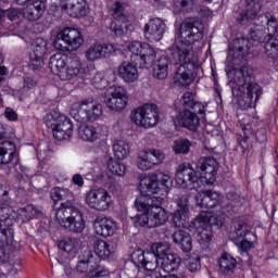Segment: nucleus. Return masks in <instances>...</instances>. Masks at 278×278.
I'll return each instance as SVG.
<instances>
[{
  "label": "nucleus",
  "mask_w": 278,
  "mask_h": 278,
  "mask_svg": "<svg viewBox=\"0 0 278 278\" xmlns=\"http://www.w3.org/2000/svg\"><path fill=\"white\" fill-rule=\"evenodd\" d=\"M203 24L184 21L175 34V42L169 49L172 64L176 66H200L194 56V42L203 40Z\"/></svg>",
  "instance_id": "f257e3e1"
},
{
  "label": "nucleus",
  "mask_w": 278,
  "mask_h": 278,
  "mask_svg": "<svg viewBox=\"0 0 278 278\" xmlns=\"http://www.w3.org/2000/svg\"><path fill=\"white\" fill-rule=\"evenodd\" d=\"M49 66L51 73L56 75L62 81H71L76 77H83L89 79L86 65L81 62L78 56H67L66 54L56 53L50 58ZM91 84L97 90H103L108 88V80L103 72H98L90 78Z\"/></svg>",
  "instance_id": "f03ea898"
},
{
  "label": "nucleus",
  "mask_w": 278,
  "mask_h": 278,
  "mask_svg": "<svg viewBox=\"0 0 278 278\" xmlns=\"http://www.w3.org/2000/svg\"><path fill=\"white\" fill-rule=\"evenodd\" d=\"M164 199L162 197H155L151 194H141L135 201V207L138 212H146L140 215H136L132 218L135 227H144L146 229H155V227H162L166 225L168 220V212L162 207Z\"/></svg>",
  "instance_id": "7ed1b4c3"
},
{
  "label": "nucleus",
  "mask_w": 278,
  "mask_h": 278,
  "mask_svg": "<svg viewBox=\"0 0 278 278\" xmlns=\"http://www.w3.org/2000/svg\"><path fill=\"white\" fill-rule=\"evenodd\" d=\"M228 79L232 84V90L239 92L238 103L241 110L255 108L260 97H262V87L257 83H249V67L232 68L228 72Z\"/></svg>",
  "instance_id": "20e7f679"
},
{
  "label": "nucleus",
  "mask_w": 278,
  "mask_h": 278,
  "mask_svg": "<svg viewBox=\"0 0 278 278\" xmlns=\"http://www.w3.org/2000/svg\"><path fill=\"white\" fill-rule=\"evenodd\" d=\"M168 253V245L164 243H154L151 251L137 250L132 253V261L135 264L144 268L149 273H152L157 268L161 260H164Z\"/></svg>",
  "instance_id": "39448f33"
},
{
  "label": "nucleus",
  "mask_w": 278,
  "mask_h": 278,
  "mask_svg": "<svg viewBox=\"0 0 278 278\" xmlns=\"http://www.w3.org/2000/svg\"><path fill=\"white\" fill-rule=\"evenodd\" d=\"M70 114L77 123H94L103 115V105L93 99L83 100L72 104Z\"/></svg>",
  "instance_id": "423d86ee"
},
{
  "label": "nucleus",
  "mask_w": 278,
  "mask_h": 278,
  "mask_svg": "<svg viewBox=\"0 0 278 278\" xmlns=\"http://www.w3.org/2000/svg\"><path fill=\"white\" fill-rule=\"evenodd\" d=\"M225 223L224 217H215L214 213L210 211H202L192 222L198 235V242L200 244H210L212 242V225L223 227Z\"/></svg>",
  "instance_id": "0eeeda50"
},
{
  "label": "nucleus",
  "mask_w": 278,
  "mask_h": 278,
  "mask_svg": "<svg viewBox=\"0 0 278 278\" xmlns=\"http://www.w3.org/2000/svg\"><path fill=\"white\" fill-rule=\"evenodd\" d=\"M76 273L89 278H108L110 270L101 265V260L92 252H85L76 264Z\"/></svg>",
  "instance_id": "6e6552de"
},
{
  "label": "nucleus",
  "mask_w": 278,
  "mask_h": 278,
  "mask_svg": "<svg viewBox=\"0 0 278 278\" xmlns=\"http://www.w3.org/2000/svg\"><path fill=\"white\" fill-rule=\"evenodd\" d=\"M130 121L142 129H153L160 123V109L153 103H147L131 111Z\"/></svg>",
  "instance_id": "1a4fd4ad"
},
{
  "label": "nucleus",
  "mask_w": 278,
  "mask_h": 278,
  "mask_svg": "<svg viewBox=\"0 0 278 278\" xmlns=\"http://www.w3.org/2000/svg\"><path fill=\"white\" fill-rule=\"evenodd\" d=\"M46 127L52 129L55 140H68L73 136V122L66 115L49 113L45 117Z\"/></svg>",
  "instance_id": "9d476101"
},
{
  "label": "nucleus",
  "mask_w": 278,
  "mask_h": 278,
  "mask_svg": "<svg viewBox=\"0 0 278 278\" xmlns=\"http://www.w3.org/2000/svg\"><path fill=\"white\" fill-rule=\"evenodd\" d=\"M175 182L182 190H197L201 188V177L197 176V170L190 164H180L176 169Z\"/></svg>",
  "instance_id": "9b49d317"
},
{
  "label": "nucleus",
  "mask_w": 278,
  "mask_h": 278,
  "mask_svg": "<svg viewBox=\"0 0 278 278\" xmlns=\"http://www.w3.org/2000/svg\"><path fill=\"white\" fill-rule=\"evenodd\" d=\"M85 203L89 210L108 212L112 207V195L104 188H93L85 193Z\"/></svg>",
  "instance_id": "f8f14e48"
},
{
  "label": "nucleus",
  "mask_w": 278,
  "mask_h": 278,
  "mask_svg": "<svg viewBox=\"0 0 278 278\" xmlns=\"http://www.w3.org/2000/svg\"><path fill=\"white\" fill-rule=\"evenodd\" d=\"M129 103V94L123 86H111L104 93V104L112 112H123Z\"/></svg>",
  "instance_id": "ddd939ff"
},
{
  "label": "nucleus",
  "mask_w": 278,
  "mask_h": 278,
  "mask_svg": "<svg viewBox=\"0 0 278 278\" xmlns=\"http://www.w3.org/2000/svg\"><path fill=\"white\" fill-rule=\"evenodd\" d=\"M128 49L132 55H136V61L139 62L140 68H151L157 52L147 42L132 41L128 45Z\"/></svg>",
  "instance_id": "4468645a"
},
{
  "label": "nucleus",
  "mask_w": 278,
  "mask_h": 278,
  "mask_svg": "<svg viewBox=\"0 0 278 278\" xmlns=\"http://www.w3.org/2000/svg\"><path fill=\"white\" fill-rule=\"evenodd\" d=\"M197 170L200 172V184L202 186H214L218 173V161L212 156L201 157L197 163Z\"/></svg>",
  "instance_id": "2eb2a0df"
},
{
  "label": "nucleus",
  "mask_w": 278,
  "mask_h": 278,
  "mask_svg": "<svg viewBox=\"0 0 278 278\" xmlns=\"http://www.w3.org/2000/svg\"><path fill=\"white\" fill-rule=\"evenodd\" d=\"M166 160L164 152L159 149L147 148L140 150L137 154V168L139 170H151L153 166H160Z\"/></svg>",
  "instance_id": "dca6fc26"
},
{
  "label": "nucleus",
  "mask_w": 278,
  "mask_h": 278,
  "mask_svg": "<svg viewBox=\"0 0 278 278\" xmlns=\"http://www.w3.org/2000/svg\"><path fill=\"white\" fill-rule=\"evenodd\" d=\"M170 184V176L164 173L146 176L140 181V186L146 188L151 194H157L161 190L166 192Z\"/></svg>",
  "instance_id": "f3484780"
},
{
  "label": "nucleus",
  "mask_w": 278,
  "mask_h": 278,
  "mask_svg": "<svg viewBox=\"0 0 278 278\" xmlns=\"http://www.w3.org/2000/svg\"><path fill=\"white\" fill-rule=\"evenodd\" d=\"M116 45L93 42L85 51V58L87 62H99V60H105L116 53Z\"/></svg>",
  "instance_id": "a211bd4d"
},
{
  "label": "nucleus",
  "mask_w": 278,
  "mask_h": 278,
  "mask_svg": "<svg viewBox=\"0 0 278 278\" xmlns=\"http://www.w3.org/2000/svg\"><path fill=\"white\" fill-rule=\"evenodd\" d=\"M47 53V41L43 38H36L31 45V52L29 53V68L38 71L45 66V55Z\"/></svg>",
  "instance_id": "6ab92c4d"
},
{
  "label": "nucleus",
  "mask_w": 278,
  "mask_h": 278,
  "mask_svg": "<svg viewBox=\"0 0 278 278\" xmlns=\"http://www.w3.org/2000/svg\"><path fill=\"white\" fill-rule=\"evenodd\" d=\"M201 71V65H192V67L180 65L174 75V84L186 88L197 79V75H199Z\"/></svg>",
  "instance_id": "aec40b11"
},
{
  "label": "nucleus",
  "mask_w": 278,
  "mask_h": 278,
  "mask_svg": "<svg viewBox=\"0 0 278 278\" xmlns=\"http://www.w3.org/2000/svg\"><path fill=\"white\" fill-rule=\"evenodd\" d=\"M143 34L149 42H160L166 34V24L160 17L152 18L144 25Z\"/></svg>",
  "instance_id": "412c9836"
},
{
  "label": "nucleus",
  "mask_w": 278,
  "mask_h": 278,
  "mask_svg": "<svg viewBox=\"0 0 278 278\" xmlns=\"http://www.w3.org/2000/svg\"><path fill=\"white\" fill-rule=\"evenodd\" d=\"M62 10H64L71 18H84L88 16L90 7L86 0H62Z\"/></svg>",
  "instance_id": "4be33fe9"
},
{
  "label": "nucleus",
  "mask_w": 278,
  "mask_h": 278,
  "mask_svg": "<svg viewBox=\"0 0 278 278\" xmlns=\"http://www.w3.org/2000/svg\"><path fill=\"white\" fill-rule=\"evenodd\" d=\"M56 38L63 40L67 47H71L73 51H77L84 45V35L79 29L74 27H66L59 31Z\"/></svg>",
  "instance_id": "5701e85b"
},
{
  "label": "nucleus",
  "mask_w": 278,
  "mask_h": 278,
  "mask_svg": "<svg viewBox=\"0 0 278 278\" xmlns=\"http://www.w3.org/2000/svg\"><path fill=\"white\" fill-rule=\"evenodd\" d=\"M174 123L189 129V131H197L199 125H201V119L197 116V113H192L190 110H182L176 111Z\"/></svg>",
  "instance_id": "b1692460"
},
{
  "label": "nucleus",
  "mask_w": 278,
  "mask_h": 278,
  "mask_svg": "<svg viewBox=\"0 0 278 278\" xmlns=\"http://www.w3.org/2000/svg\"><path fill=\"white\" fill-rule=\"evenodd\" d=\"M250 38L251 39H244V38H238L235 39L232 42V49L235 53H239L238 55H241V58L244 55V53H251V42H262V31L260 29L251 30L250 31Z\"/></svg>",
  "instance_id": "393cba45"
},
{
  "label": "nucleus",
  "mask_w": 278,
  "mask_h": 278,
  "mask_svg": "<svg viewBox=\"0 0 278 278\" xmlns=\"http://www.w3.org/2000/svg\"><path fill=\"white\" fill-rule=\"evenodd\" d=\"M94 231L98 236L110 238L118 231V225L111 217H99L93 224Z\"/></svg>",
  "instance_id": "a878e982"
},
{
  "label": "nucleus",
  "mask_w": 278,
  "mask_h": 278,
  "mask_svg": "<svg viewBox=\"0 0 278 278\" xmlns=\"http://www.w3.org/2000/svg\"><path fill=\"white\" fill-rule=\"evenodd\" d=\"M117 75L124 84H135L138 81V65L134 62L124 61L117 67Z\"/></svg>",
  "instance_id": "bb28decb"
},
{
  "label": "nucleus",
  "mask_w": 278,
  "mask_h": 278,
  "mask_svg": "<svg viewBox=\"0 0 278 278\" xmlns=\"http://www.w3.org/2000/svg\"><path fill=\"white\" fill-rule=\"evenodd\" d=\"M45 14V2L42 0H35L28 2L23 9V17L30 23L40 21Z\"/></svg>",
  "instance_id": "cd10ccee"
},
{
  "label": "nucleus",
  "mask_w": 278,
  "mask_h": 278,
  "mask_svg": "<svg viewBox=\"0 0 278 278\" xmlns=\"http://www.w3.org/2000/svg\"><path fill=\"white\" fill-rule=\"evenodd\" d=\"M195 203L199 207L212 210L220 203V193L212 190H204L195 195Z\"/></svg>",
  "instance_id": "c85d7f7f"
},
{
  "label": "nucleus",
  "mask_w": 278,
  "mask_h": 278,
  "mask_svg": "<svg viewBox=\"0 0 278 278\" xmlns=\"http://www.w3.org/2000/svg\"><path fill=\"white\" fill-rule=\"evenodd\" d=\"M64 229L73 231L74 233H81L86 229V223L84 222V215L79 210L75 208L72 214L64 222Z\"/></svg>",
  "instance_id": "c756f323"
},
{
  "label": "nucleus",
  "mask_w": 278,
  "mask_h": 278,
  "mask_svg": "<svg viewBox=\"0 0 278 278\" xmlns=\"http://www.w3.org/2000/svg\"><path fill=\"white\" fill-rule=\"evenodd\" d=\"M241 127H242V131L245 136L239 142L241 149H244V144H245L247 140H249V136H256V140L258 142H264V140H266V130L257 131L255 122H251V123L242 122Z\"/></svg>",
  "instance_id": "7c9ffc66"
},
{
  "label": "nucleus",
  "mask_w": 278,
  "mask_h": 278,
  "mask_svg": "<svg viewBox=\"0 0 278 278\" xmlns=\"http://www.w3.org/2000/svg\"><path fill=\"white\" fill-rule=\"evenodd\" d=\"M16 157V144L12 141L0 142V164H11Z\"/></svg>",
  "instance_id": "2f4dec72"
},
{
  "label": "nucleus",
  "mask_w": 278,
  "mask_h": 278,
  "mask_svg": "<svg viewBox=\"0 0 278 278\" xmlns=\"http://www.w3.org/2000/svg\"><path fill=\"white\" fill-rule=\"evenodd\" d=\"M157 266H161L163 273H175L181 266V257L177 254L169 253L159 261Z\"/></svg>",
  "instance_id": "473e14b6"
},
{
  "label": "nucleus",
  "mask_w": 278,
  "mask_h": 278,
  "mask_svg": "<svg viewBox=\"0 0 278 278\" xmlns=\"http://www.w3.org/2000/svg\"><path fill=\"white\" fill-rule=\"evenodd\" d=\"M256 25H262V27H266L268 31V37L277 36L278 34V22L277 17L271 13H265L257 17Z\"/></svg>",
  "instance_id": "72a5a7b5"
},
{
  "label": "nucleus",
  "mask_w": 278,
  "mask_h": 278,
  "mask_svg": "<svg viewBox=\"0 0 278 278\" xmlns=\"http://www.w3.org/2000/svg\"><path fill=\"white\" fill-rule=\"evenodd\" d=\"M173 240L184 253H190V251H192V237L189 232H186L185 230H177L173 235Z\"/></svg>",
  "instance_id": "f704fd0d"
},
{
  "label": "nucleus",
  "mask_w": 278,
  "mask_h": 278,
  "mask_svg": "<svg viewBox=\"0 0 278 278\" xmlns=\"http://www.w3.org/2000/svg\"><path fill=\"white\" fill-rule=\"evenodd\" d=\"M262 11V5L255 0H247L245 11L241 14L239 23H244V21H255L257 14Z\"/></svg>",
  "instance_id": "c9c22d12"
},
{
  "label": "nucleus",
  "mask_w": 278,
  "mask_h": 278,
  "mask_svg": "<svg viewBox=\"0 0 278 278\" xmlns=\"http://www.w3.org/2000/svg\"><path fill=\"white\" fill-rule=\"evenodd\" d=\"M78 138L85 142H97L101 138V134L94 126L83 124L78 127Z\"/></svg>",
  "instance_id": "e433bc0d"
},
{
  "label": "nucleus",
  "mask_w": 278,
  "mask_h": 278,
  "mask_svg": "<svg viewBox=\"0 0 278 278\" xmlns=\"http://www.w3.org/2000/svg\"><path fill=\"white\" fill-rule=\"evenodd\" d=\"M51 199L52 201H54V203H58V201H65L62 202L65 205H73V202L75 201L73 192L71 190L60 187H55L51 191Z\"/></svg>",
  "instance_id": "4c0bfd02"
},
{
  "label": "nucleus",
  "mask_w": 278,
  "mask_h": 278,
  "mask_svg": "<svg viewBox=\"0 0 278 278\" xmlns=\"http://www.w3.org/2000/svg\"><path fill=\"white\" fill-rule=\"evenodd\" d=\"M58 247L61 251L67 253L70 257H75L77 251H79V240L75 238H65L59 242Z\"/></svg>",
  "instance_id": "58836bf2"
},
{
  "label": "nucleus",
  "mask_w": 278,
  "mask_h": 278,
  "mask_svg": "<svg viewBox=\"0 0 278 278\" xmlns=\"http://www.w3.org/2000/svg\"><path fill=\"white\" fill-rule=\"evenodd\" d=\"M168 66H170V60L166 56L159 59L153 68V76L156 79H166L168 77Z\"/></svg>",
  "instance_id": "ea45409f"
},
{
  "label": "nucleus",
  "mask_w": 278,
  "mask_h": 278,
  "mask_svg": "<svg viewBox=\"0 0 278 278\" xmlns=\"http://www.w3.org/2000/svg\"><path fill=\"white\" fill-rule=\"evenodd\" d=\"M93 251L100 260H108L114 253V248L108 241L97 240L93 244Z\"/></svg>",
  "instance_id": "a19ab883"
},
{
  "label": "nucleus",
  "mask_w": 278,
  "mask_h": 278,
  "mask_svg": "<svg viewBox=\"0 0 278 278\" xmlns=\"http://www.w3.org/2000/svg\"><path fill=\"white\" fill-rule=\"evenodd\" d=\"M182 101L185 108H190V110H193L195 114H205V105H203L201 102H197L194 93L187 91L182 96Z\"/></svg>",
  "instance_id": "79ce46f5"
},
{
  "label": "nucleus",
  "mask_w": 278,
  "mask_h": 278,
  "mask_svg": "<svg viewBox=\"0 0 278 278\" xmlns=\"http://www.w3.org/2000/svg\"><path fill=\"white\" fill-rule=\"evenodd\" d=\"M236 266H238V261L229 254H224L219 258V268L223 275H233Z\"/></svg>",
  "instance_id": "37998d69"
},
{
  "label": "nucleus",
  "mask_w": 278,
  "mask_h": 278,
  "mask_svg": "<svg viewBox=\"0 0 278 278\" xmlns=\"http://www.w3.org/2000/svg\"><path fill=\"white\" fill-rule=\"evenodd\" d=\"M265 55L270 60L278 59V34L269 36L264 45Z\"/></svg>",
  "instance_id": "c03bdc74"
},
{
  "label": "nucleus",
  "mask_w": 278,
  "mask_h": 278,
  "mask_svg": "<svg viewBox=\"0 0 278 278\" xmlns=\"http://www.w3.org/2000/svg\"><path fill=\"white\" fill-rule=\"evenodd\" d=\"M188 218H190V211L184 206L173 214V223L175 227H186L188 225Z\"/></svg>",
  "instance_id": "a18cd8bd"
},
{
  "label": "nucleus",
  "mask_w": 278,
  "mask_h": 278,
  "mask_svg": "<svg viewBox=\"0 0 278 278\" xmlns=\"http://www.w3.org/2000/svg\"><path fill=\"white\" fill-rule=\"evenodd\" d=\"M73 212H75L73 205H66L65 203H61V206L55 212V218L61 227H64V223L68 220V216H71Z\"/></svg>",
  "instance_id": "49530a36"
},
{
  "label": "nucleus",
  "mask_w": 278,
  "mask_h": 278,
  "mask_svg": "<svg viewBox=\"0 0 278 278\" xmlns=\"http://www.w3.org/2000/svg\"><path fill=\"white\" fill-rule=\"evenodd\" d=\"M129 151L130 148L127 141L119 140L113 144V152L116 160H126V157H129Z\"/></svg>",
  "instance_id": "de8ad7c7"
},
{
  "label": "nucleus",
  "mask_w": 278,
  "mask_h": 278,
  "mask_svg": "<svg viewBox=\"0 0 278 278\" xmlns=\"http://www.w3.org/2000/svg\"><path fill=\"white\" fill-rule=\"evenodd\" d=\"M109 170L113 175H117V177H124L125 173H127V165L125 163L118 162L113 157H110L106 162Z\"/></svg>",
  "instance_id": "09e8293b"
},
{
  "label": "nucleus",
  "mask_w": 278,
  "mask_h": 278,
  "mask_svg": "<svg viewBox=\"0 0 278 278\" xmlns=\"http://www.w3.org/2000/svg\"><path fill=\"white\" fill-rule=\"evenodd\" d=\"M237 240H244L247 238H253L257 240V235L251 231V226L247 224H238V227L235 230Z\"/></svg>",
  "instance_id": "8fccbe9b"
},
{
  "label": "nucleus",
  "mask_w": 278,
  "mask_h": 278,
  "mask_svg": "<svg viewBox=\"0 0 278 278\" xmlns=\"http://www.w3.org/2000/svg\"><path fill=\"white\" fill-rule=\"evenodd\" d=\"M37 214L38 211L34 207V205H27L17 211V219L22 220V223H28V220H31V218H36Z\"/></svg>",
  "instance_id": "3c124183"
},
{
  "label": "nucleus",
  "mask_w": 278,
  "mask_h": 278,
  "mask_svg": "<svg viewBox=\"0 0 278 278\" xmlns=\"http://www.w3.org/2000/svg\"><path fill=\"white\" fill-rule=\"evenodd\" d=\"M128 29L129 26H127V20H114L111 23V31L114 34V36H125Z\"/></svg>",
  "instance_id": "603ef678"
},
{
  "label": "nucleus",
  "mask_w": 278,
  "mask_h": 278,
  "mask_svg": "<svg viewBox=\"0 0 278 278\" xmlns=\"http://www.w3.org/2000/svg\"><path fill=\"white\" fill-rule=\"evenodd\" d=\"M190 140L188 139H181L174 142L173 151L176 153V155H186L190 151Z\"/></svg>",
  "instance_id": "864d4df0"
},
{
  "label": "nucleus",
  "mask_w": 278,
  "mask_h": 278,
  "mask_svg": "<svg viewBox=\"0 0 278 278\" xmlns=\"http://www.w3.org/2000/svg\"><path fill=\"white\" fill-rule=\"evenodd\" d=\"M2 239H0V264L8 262L10 260V254L8 253V243L3 240L5 235L2 232ZM3 277V273L0 271V278Z\"/></svg>",
  "instance_id": "5fc2aeb1"
},
{
  "label": "nucleus",
  "mask_w": 278,
  "mask_h": 278,
  "mask_svg": "<svg viewBox=\"0 0 278 278\" xmlns=\"http://www.w3.org/2000/svg\"><path fill=\"white\" fill-rule=\"evenodd\" d=\"M253 242H257V240L254 241L253 237H247L245 239H241V241L237 243V247L239 248V251H241V253H247V251H251Z\"/></svg>",
  "instance_id": "6e6d98bb"
},
{
  "label": "nucleus",
  "mask_w": 278,
  "mask_h": 278,
  "mask_svg": "<svg viewBox=\"0 0 278 278\" xmlns=\"http://www.w3.org/2000/svg\"><path fill=\"white\" fill-rule=\"evenodd\" d=\"M190 1L192 0H174V7L177 10V12H188Z\"/></svg>",
  "instance_id": "4d7b16f0"
},
{
  "label": "nucleus",
  "mask_w": 278,
  "mask_h": 278,
  "mask_svg": "<svg viewBox=\"0 0 278 278\" xmlns=\"http://www.w3.org/2000/svg\"><path fill=\"white\" fill-rule=\"evenodd\" d=\"M113 17L115 20L127 21V17L123 14V3L116 2L113 9Z\"/></svg>",
  "instance_id": "13d9d810"
},
{
  "label": "nucleus",
  "mask_w": 278,
  "mask_h": 278,
  "mask_svg": "<svg viewBox=\"0 0 278 278\" xmlns=\"http://www.w3.org/2000/svg\"><path fill=\"white\" fill-rule=\"evenodd\" d=\"M4 14L5 16H8L9 21H18V18H21V16L23 15V10L10 9Z\"/></svg>",
  "instance_id": "bf43d9fd"
},
{
  "label": "nucleus",
  "mask_w": 278,
  "mask_h": 278,
  "mask_svg": "<svg viewBox=\"0 0 278 278\" xmlns=\"http://www.w3.org/2000/svg\"><path fill=\"white\" fill-rule=\"evenodd\" d=\"M187 268L190 273H197L201 268V258H190L187 265Z\"/></svg>",
  "instance_id": "052dcab7"
},
{
  "label": "nucleus",
  "mask_w": 278,
  "mask_h": 278,
  "mask_svg": "<svg viewBox=\"0 0 278 278\" xmlns=\"http://www.w3.org/2000/svg\"><path fill=\"white\" fill-rule=\"evenodd\" d=\"M4 116L5 118H8V121H11L12 123L18 121V114L12 108L5 109Z\"/></svg>",
  "instance_id": "680f3d73"
},
{
  "label": "nucleus",
  "mask_w": 278,
  "mask_h": 278,
  "mask_svg": "<svg viewBox=\"0 0 278 278\" xmlns=\"http://www.w3.org/2000/svg\"><path fill=\"white\" fill-rule=\"evenodd\" d=\"M72 181L75 184V186H78V188H83L84 186V177L80 174H75Z\"/></svg>",
  "instance_id": "e2e57ef3"
},
{
  "label": "nucleus",
  "mask_w": 278,
  "mask_h": 278,
  "mask_svg": "<svg viewBox=\"0 0 278 278\" xmlns=\"http://www.w3.org/2000/svg\"><path fill=\"white\" fill-rule=\"evenodd\" d=\"M36 87V81L31 78H25L24 79V88H28V89H31Z\"/></svg>",
  "instance_id": "0e129e2a"
},
{
  "label": "nucleus",
  "mask_w": 278,
  "mask_h": 278,
  "mask_svg": "<svg viewBox=\"0 0 278 278\" xmlns=\"http://www.w3.org/2000/svg\"><path fill=\"white\" fill-rule=\"evenodd\" d=\"M3 138H8V127L0 124V140H3Z\"/></svg>",
  "instance_id": "69168bd1"
},
{
  "label": "nucleus",
  "mask_w": 278,
  "mask_h": 278,
  "mask_svg": "<svg viewBox=\"0 0 278 278\" xmlns=\"http://www.w3.org/2000/svg\"><path fill=\"white\" fill-rule=\"evenodd\" d=\"M3 225H12V219L9 216L0 217V227H3Z\"/></svg>",
  "instance_id": "338daca9"
},
{
  "label": "nucleus",
  "mask_w": 278,
  "mask_h": 278,
  "mask_svg": "<svg viewBox=\"0 0 278 278\" xmlns=\"http://www.w3.org/2000/svg\"><path fill=\"white\" fill-rule=\"evenodd\" d=\"M3 75H8V67L0 66V77H3Z\"/></svg>",
  "instance_id": "774afa93"
}]
</instances>
